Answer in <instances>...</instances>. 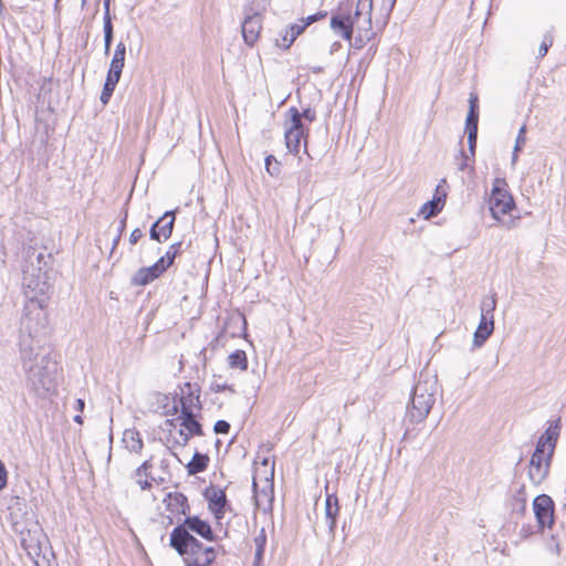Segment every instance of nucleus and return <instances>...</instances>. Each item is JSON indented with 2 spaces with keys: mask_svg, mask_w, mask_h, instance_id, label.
Listing matches in <instances>:
<instances>
[{
  "mask_svg": "<svg viewBox=\"0 0 566 566\" xmlns=\"http://www.w3.org/2000/svg\"><path fill=\"white\" fill-rule=\"evenodd\" d=\"M33 314L34 321L28 318L20 325L19 348L27 385L40 396L54 388L56 363L51 357L49 326L43 325V313L36 311Z\"/></svg>",
  "mask_w": 566,
  "mask_h": 566,
  "instance_id": "1",
  "label": "nucleus"
},
{
  "mask_svg": "<svg viewBox=\"0 0 566 566\" xmlns=\"http://www.w3.org/2000/svg\"><path fill=\"white\" fill-rule=\"evenodd\" d=\"M24 295L27 302L23 307V314L21 317L20 325H24L25 319L34 321L33 312L41 311L44 316V326H49V318L46 312V305L51 285L46 270L42 266L23 269V282Z\"/></svg>",
  "mask_w": 566,
  "mask_h": 566,
  "instance_id": "2",
  "label": "nucleus"
},
{
  "mask_svg": "<svg viewBox=\"0 0 566 566\" xmlns=\"http://www.w3.org/2000/svg\"><path fill=\"white\" fill-rule=\"evenodd\" d=\"M560 418L549 422L548 428L539 437L528 469V478L535 485L541 484L548 475L552 458L559 437Z\"/></svg>",
  "mask_w": 566,
  "mask_h": 566,
  "instance_id": "3",
  "label": "nucleus"
},
{
  "mask_svg": "<svg viewBox=\"0 0 566 566\" xmlns=\"http://www.w3.org/2000/svg\"><path fill=\"white\" fill-rule=\"evenodd\" d=\"M196 533L207 541H214L213 531L210 524L198 516H187L182 524L177 525L170 533L169 545L177 553L185 552L184 548L199 547V541L190 534Z\"/></svg>",
  "mask_w": 566,
  "mask_h": 566,
  "instance_id": "4",
  "label": "nucleus"
},
{
  "mask_svg": "<svg viewBox=\"0 0 566 566\" xmlns=\"http://www.w3.org/2000/svg\"><path fill=\"white\" fill-rule=\"evenodd\" d=\"M438 380L436 376L421 375L415 385L407 415L412 422L423 421L436 402Z\"/></svg>",
  "mask_w": 566,
  "mask_h": 566,
  "instance_id": "5",
  "label": "nucleus"
},
{
  "mask_svg": "<svg viewBox=\"0 0 566 566\" xmlns=\"http://www.w3.org/2000/svg\"><path fill=\"white\" fill-rule=\"evenodd\" d=\"M371 10L373 0H358L355 12L345 13V17H349L353 21V32L357 31L354 40L356 49H361L374 35L371 32Z\"/></svg>",
  "mask_w": 566,
  "mask_h": 566,
  "instance_id": "6",
  "label": "nucleus"
},
{
  "mask_svg": "<svg viewBox=\"0 0 566 566\" xmlns=\"http://www.w3.org/2000/svg\"><path fill=\"white\" fill-rule=\"evenodd\" d=\"M291 115L290 120L285 124V145L290 153L297 155L300 153L301 143L304 142V147L307 145V134L303 123L300 120V112L296 107L289 109Z\"/></svg>",
  "mask_w": 566,
  "mask_h": 566,
  "instance_id": "7",
  "label": "nucleus"
},
{
  "mask_svg": "<svg viewBox=\"0 0 566 566\" xmlns=\"http://www.w3.org/2000/svg\"><path fill=\"white\" fill-rule=\"evenodd\" d=\"M505 182L496 179L490 196V211L492 217L500 221L502 216L507 214L514 207L512 196L504 189Z\"/></svg>",
  "mask_w": 566,
  "mask_h": 566,
  "instance_id": "8",
  "label": "nucleus"
},
{
  "mask_svg": "<svg viewBox=\"0 0 566 566\" xmlns=\"http://www.w3.org/2000/svg\"><path fill=\"white\" fill-rule=\"evenodd\" d=\"M253 497L258 507L271 506L273 501V469L261 475V468H258L253 475Z\"/></svg>",
  "mask_w": 566,
  "mask_h": 566,
  "instance_id": "9",
  "label": "nucleus"
},
{
  "mask_svg": "<svg viewBox=\"0 0 566 566\" xmlns=\"http://www.w3.org/2000/svg\"><path fill=\"white\" fill-rule=\"evenodd\" d=\"M533 510L541 527H551L554 523V502L547 494L537 495L533 501Z\"/></svg>",
  "mask_w": 566,
  "mask_h": 566,
  "instance_id": "10",
  "label": "nucleus"
},
{
  "mask_svg": "<svg viewBox=\"0 0 566 566\" xmlns=\"http://www.w3.org/2000/svg\"><path fill=\"white\" fill-rule=\"evenodd\" d=\"M242 36L248 45H253L260 35L262 30V18L259 11H254L252 8L245 12L244 21L241 25Z\"/></svg>",
  "mask_w": 566,
  "mask_h": 566,
  "instance_id": "11",
  "label": "nucleus"
},
{
  "mask_svg": "<svg viewBox=\"0 0 566 566\" xmlns=\"http://www.w3.org/2000/svg\"><path fill=\"white\" fill-rule=\"evenodd\" d=\"M184 549L185 552L178 554L185 557L186 562H191L193 566H210L217 556L213 547H206L201 542L198 548L190 549V547H187Z\"/></svg>",
  "mask_w": 566,
  "mask_h": 566,
  "instance_id": "12",
  "label": "nucleus"
},
{
  "mask_svg": "<svg viewBox=\"0 0 566 566\" xmlns=\"http://www.w3.org/2000/svg\"><path fill=\"white\" fill-rule=\"evenodd\" d=\"M175 212L166 211L150 228L149 235L151 240L161 242L171 237L175 226Z\"/></svg>",
  "mask_w": 566,
  "mask_h": 566,
  "instance_id": "13",
  "label": "nucleus"
},
{
  "mask_svg": "<svg viewBox=\"0 0 566 566\" xmlns=\"http://www.w3.org/2000/svg\"><path fill=\"white\" fill-rule=\"evenodd\" d=\"M180 409L182 415L201 410L199 388L189 382L185 384L181 388Z\"/></svg>",
  "mask_w": 566,
  "mask_h": 566,
  "instance_id": "14",
  "label": "nucleus"
},
{
  "mask_svg": "<svg viewBox=\"0 0 566 566\" xmlns=\"http://www.w3.org/2000/svg\"><path fill=\"white\" fill-rule=\"evenodd\" d=\"M164 272L163 260H158L151 266L140 268L132 277V284L136 286H145L159 277Z\"/></svg>",
  "mask_w": 566,
  "mask_h": 566,
  "instance_id": "15",
  "label": "nucleus"
},
{
  "mask_svg": "<svg viewBox=\"0 0 566 566\" xmlns=\"http://www.w3.org/2000/svg\"><path fill=\"white\" fill-rule=\"evenodd\" d=\"M206 499L208 501V509L217 520H221L224 515L228 500L224 491L220 489H209L206 491Z\"/></svg>",
  "mask_w": 566,
  "mask_h": 566,
  "instance_id": "16",
  "label": "nucleus"
},
{
  "mask_svg": "<svg viewBox=\"0 0 566 566\" xmlns=\"http://www.w3.org/2000/svg\"><path fill=\"white\" fill-rule=\"evenodd\" d=\"M167 511L174 515H187L190 513V505L187 496L181 492H169L164 499Z\"/></svg>",
  "mask_w": 566,
  "mask_h": 566,
  "instance_id": "17",
  "label": "nucleus"
},
{
  "mask_svg": "<svg viewBox=\"0 0 566 566\" xmlns=\"http://www.w3.org/2000/svg\"><path fill=\"white\" fill-rule=\"evenodd\" d=\"M42 532L39 527L21 532L20 542L28 555H39L41 553Z\"/></svg>",
  "mask_w": 566,
  "mask_h": 566,
  "instance_id": "18",
  "label": "nucleus"
},
{
  "mask_svg": "<svg viewBox=\"0 0 566 566\" xmlns=\"http://www.w3.org/2000/svg\"><path fill=\"white\" fill-rule=\"evenodd\" d=\"M331 29L344 40L352 41L353 21L345 13H337L331 18Z\"/></svg>",
  "mask_w": 566,
  "mask_h": 566,
  "instance_id": "19",
  "label": "nucleus"
},
{
  "mask_svg": "<svg viewBox=\"0 0 566 566\" xmlns=\"http://www.w3.org/2000/svg\"><path fill=\"white\" fill-rule=\"evenodd\" d=\"M177 420H181L180 424L181 427L186 428L188 433L184 432V430L179 431L180 437L182 438V446H186L190 439V436H201L202 434V428L201 424L196 420V413L195 412H188L185 415H180V417Z\"/></svg>",
  "mask_w": 566,
  "mask_h": 566,
  "instance_id": "20",
  "label": "nucleus"
},
{
  "mask_svg": "<svg viewBox=\"0 0 566 566\" xmlns=\"http://www.w3.org/2000/svg\"><path fill=\"white\" fill-rule=\"evenodd\" d=\"M494 331V318L481 317L476 331L473 335V347H481Z\"/></svg>",
  "mask_w": 566,
  "mask_h": 566,
  "instance_id": "21",
  "label": "nucleus"
},
{
  "mask_svg": "<svg viewBox=\"0 0 566 566\" xmlns=\"http://www.w3.org/2000/svg\"><path fill=\"white\" fill-rule=\"evenodd\" d=\"M339 512L338 499L334 494H327L325 500V520L329 533H334L336 527V520Z\"/></svg>",
  "mask_w": 566,
  "mask_h": 566,
  "instance_id": "22",
  "label": "nucleus"
},
{
  "mask_svg": "<svg viewBox=\"0 0 566 566\" xmlns=\"http://www.w3.org/2000/svg\"><path fill=\"white\" fill-rule=\"evenodd\" d=\"M123 443L129 452L140 453L144 447L140 433L135 429H127L123 433Z\"/></svg>",
  "mask_w": 566,
  "mask_h": 566,
  "instance_id": "23",
  "label": "nucleus"
},
{
  "mask_svg": "<svg viewBox=\"0 0 566 566\" xmlns=\"http://www.w3.org/2000/svg\"><path fill=\"white\" fill-rule=\"evenodd\" d=\"M45 259H46V256L43 252H39L38 250L30 248L27 251L23 269L28 270L30 266L31 268L42 266V269L45 270V266H46Z\"/></svg>",
  "mask_w": 566,
  "mask_h": 566,
  "instance_id": "24",
  "label": "nucleus"
},
{
  "mask_svg": "<svg viewBox=\"0 0 566 566\" xmlns=\"http://www.w3.org/2000/svg\"><path fill=\"white\" fill-rule=\"evenodd\" d=\"M209 463V457L207 454L196 452L191 461L187 464V471L189 475H195L203 472Z\"/></svg>",
  "mask_w": 566,
  "mask_h": 566,
  "instance_id": "25",
  "label": "nucleus"
},
{
  "mask_svg": "<svg viewBox=\"0 0 566 566\" xmlns=\"http://www.w3.org/2000/svg\"><path fill=\"white\" fill-rule=\"evenodd\" d=\"M253 542L255 546L253 566H261L266 545V534L264 528H261L259 534L254 537Z\"/></svg>",
  "mask_w": 566,
  "mask_h": 566,
  "instance_id": "26",
  "label": "nucleus"
},
{
  "mask_svg": "<svg viewBox=\"0 0 566 566\" xmlns=\"http://www.w3.org/2000/svg\"><path fill=\"white\" fill-rule=\"evenodd\" d=\"M228 364L232 369L244 371L248 369V358L244 350L237 349L228 356Z\"/></svg>",
  "mask_w": 566,
  "mask_h": 566,
  "instance_id": "27",
  "label": "nucleus"
},
{
  "mask_svg": "<svg viewBox=\"0 0 566 566\" xmlns=\"http://www.w3.org/2000/svg\"><path fill=\"white\" fill-rule=\"evenodd\" d=\"M103 31H104V53L107 55L111 51L112 42L114 39V28L111 14H106L103 18Z\"/></svg>",
  "mask_w": 566,
  "mask_h": 566,
  "instance_id": "28",
  "label": "nucleus"
},
{
  "mask_svg": "<svg viewBox=\"0 0 566 566\" xmlns=\"http://www.w3.org/2000/svg\"><path fill=\"white\" fill-rule=\"evenodd\" d=\"M447 181L442 179L440 184L436 188V197L432 201H430V212L427 213V217L433 216L441 210L440 202L442 199L447 197V191L444 189Z\"/></svg>",
  "mask_w": 566,
  "mask_h": 566,
  "instance_id": "29",
  "label": "nucleus"
},
{
  "mask_svg": "<svg viewBox=\"0 0 566 566\" xmlns=\"http://www.w3.org/2000/svg\"><path fill=\"white\" fill-rule=\"evenodd\" d=\"M304 31V25L301 23L292 24L282 38V45L289 49L296 38Z\"/></svg>",
  "mask_w": 566,
  "mask_h": 566,
  "instance_id": "30",
  "label": "nucleus"
},
{
  "mask_svg": "<svg viewBox=\"0 0 566 566\" xmlns=\"http://www.w3.org/2000/svg\"><path fill=\"white\" fill-rule=\"evenodd\" d=\"M182 248V242L172 243L165 255H163L159 260H163L164 270L166 271L175 261L176 256L180 254Z\"/></svg>",
  "mask_w": 566,
  "mask_h": 566,
  "instance_id": "31",
  "label": "nucleus"
},
{
  "mask_svg": "<svg viewBox=\"0 0 566 566\" xmlns=\"http://www.w3.org/2000/svg\"><path fill=\"white\" fill-rule=\"evenodd\" d=\"M496 307V297L495 294H492L490 296H484L481 301V317L485 318H494L493 312Z\"/></svg>",
  "mask_w": 566,
  "mask_h": 566,
  "instance_id": "32",
  "label": "nucleus"
},
{
  "mask_svg": "<svg viewBox=\"0 0 566 566\" xmlns=\"http://www.w3.org/2000/svg\"><path fill=\"white\" fill-rule=\"evenodd\" d=\"M117 83H118V81L106 77V81L104 83V87H103V91H102L101 97H99L101 102L104 105H106L109 102L111 96H112Z\"/></svg>",
  "mask_w": 566,
  "mask_h": 566,
  "instance_id": "33",
  "label": "nucleus"
},
{
  "mask_svg": "<svg viewBox=\"0 0 566 566\" xmlns=\"http://www.w3.org/2000/svg\"><path fill=\"white\" fill-rule=\"evenodd\" d=\"M124 65V61L112 60L107 77L119 82Z\"/></svg>",
  "mask_w": 566,
  "mask_h": 566,
  "instance_id": "34",
  "label": "nucleus"
},
{
  "mask_svg": "<svg viewBox=\"0 0 566 566\" xmlns=\"http://www.w3.org/2000/svg\"><path fill=\"white\" fill-rule=\"evenodd\" d=\"M478 120L479 113L478 111H469L465 122V130L467 132H478Z\"/></svg>",
  "mask_w": 566,
  "mask_h": 566,
  "instance_id": "35",
  "label": "nucleus"
},
{
  "mask_svg": "<svg viewBox=\"0 0 566 566\" xmlns=\"http://www.w3.org/2000/svg\"><path fill=\"white\" fill-rule=\"evenodd\" d=\"M552 45H553V36L551 33H546L544 35V39H543L539 48H538V56L544 57L547 54V52Z\"/></svg>",
  "mask_w": 566,
  "mask_h": 566,
  "instance_id": "36",
  "label": "nucleus"
},
{
  "mask_svg": "<svg viewBox=\"0 0 566 566\" xmlns=\"http://www.w3.org/2000/svg\"><path fill=\"white\" fill-rule=\"evenodd\" d=\"M525 135H526V126L523 125L520 128L516 140H515V145H514L515 153H520L522 150V147L524 146V144L526 142Z\"/></svg>",
  "mask_w": 566,
  "mask_h": 566,
  "instance_id": "37",
  "label": "nucleus"
},
{
  "mask_svg": "<svg viewBox=\"0 0 566 566\" xmlns=\"http://www.w3.org/2000/svg\"><path fill=\"white\" fill-rule=\"evenodd\" d=\"M326 15H327V12H317L315 14L308 15L306 19L301 20V25H304V30H305L306 27L325 18Z\"/></svg>",
  "mask_w": 566,
  "mask_h": 566,
  "instance_id": "38",
  "label": "nucleus"
},
{
  "mask_svg": "<svg viewBox=\"0 0 566 566\" xmlns=\"http://www.w3.org/2000/svg\"><path fill=\"white\" fill-rule=\"evenodd\" d=\"M125 56H126V45H125L124 42H119V43L116 44V48H115V51H114L112 60H117V61H124L125 62Z\"/></svg>",
  "mask_w": 566,
  "mask_h": 566,
  "instance_id": "39",
  "label": "nucleus"
},
{
  "mask_svg": "<svg viewBox=\"0 0 566 566\" xmlns=\"http://www.w3.org/2000/svg\"><path fill=\"white\" fill-rule=\"evenodd\" d=\"M230 430V423L226 420H218L213 426V431L216 433H222L226 434Z\"/></svg>",
  "mask_w": 566,
  "mask_h": 566,
  "instance_id": "40",
  "label": "nucleus"
},
{
  "mask_svg": "<svg viewBox=\"0 0 566 566\" xmlns=\"http://www.w3.org/2000/svg\"><path fill=\"white\" fill-rule=\"evenodd\" d=\"M153 468L151 460L144 461L135 471V474L137 476H140L143 474L148 475V470Z\"/></svg>",
  "mask_w": 566,
  "mask_h": 566,
  "instance_id": "41",
  "label": "nucleus"
},
{
  "mask_svg": "<svg viewBox=\"0 0 566 566\" xmlns=\"http://www.w3.org/2000/svg\"><path fill=\"white\" fill-rule=\"evenodd\" d=\"M467 133H468L469 150L471 151L472 155H474L478 132H467Z\"/></svg>",
  "mask_w": 566,
  "mask_h": 566,
  "instance_id": "42",
  "label": "nucleus"
},
{
  "mask_svg": "<svg viewBox=\"0 0 566 566\" xmlns=\"http://www.w3.org/2000/svg\"><path fill=\"white\" fill-rule=\"evenodd\" d=\"M8 480V472L3 464V462L0 460V491L3 490L7 485Z\"/></svg>",
  "mask_w": 566,
  "mask_h": 566,
  "instance_id": "43",
  "label": "nucleus"
},
{
  "mask_svg": "<svg viewBox=\"0 0 566 566\" xmlns=\"http://www.w3.org/2000/svg\"><path fill=\"white\" fill-rule=\"evenodd\" d=\"M302 118H305L306 120L312 123L316 119V112L311 108H306L302 113L300 112V120L301 122H302Z\"/></svg>",
  "mask_w": 566,
  "mask_h": 566,
  "instance_id": "44",
  "label": "nucleus"
},
{
  "mask_svg": "<svg viewBox=\"0 0 566 566\" xmlns=\"http://www.w3.org/2000/svg\"><path fill=\"white\" fill-rule=\"evenodd\" d=\"M273 161L275 165L277 164V161L275 160V158L272 155H270L265 158V168L272 176L276 175L279 172V169H276V170L271 169V167H273V164H272Z\"/></svg>",
  "mask_w": 566,
  "mask_h": 566,
  "instance_id": "45",
  "label": "nucleus"
},
{
  "mask_svg": "<svg viewBox=\"0 0 566 566\" xmlns=\"http://www.w3.org/2000/svg\"><path fill=\"white\" fill-rule=\"evenodd\" d=\"M143 237V232L139 228L134 229L129 235L130 244H136Z\"/></svg>",
  "mask_w": 566,
  "mask_h": 566,
  "instance_id": "46",
  "label": "nucleus"
},
{
  "mask_svg": "<svg viewBox=\"0 0 566 566\" xmlns=\"http://www.w3.org/2000/svg\"><path fill=\"white\" fill-rule=\"evenodd\" d=\"M211 388L216 392H221V391H224L226 389H228L229 386L226 382H219V381L214 380L211 385Z\"/></svg>",
  "mask_w": 566,
  "mask_h": 566,
  "instance_id": "47",
  "label": "nucleus"
},
{
  "mask_svg": "<svg viewBox=\"0 0 566 566\" xmlns=\"http://www.w3.org/2000/svg\"><path fill=\"white\" fill-rule=\"evenodd\" d=\"M261 467L264 469L263 472H261V475H263L265 472H268V476H270V472L273 469L274 470V463L270 464V461L268 459H264L261 462Z\"/></svg>",
  "mask_w": 566,
  "mask_h": 566,
  "instance_id": "48",
  "label": "nucleus"
},
{
  "mask_svg": "<svg viewBox=\"0 0 566 566\" xmlns=\"http://www.w3.org/2000/svg\"><path fill=\"white\" fill-rule=\"evenodd\" d=\"M516 501H520L522 503V507L525 506L526 499H525V486L524 485H522L517 490Z\"/></svg>",
  "mask_w": 566,
  "mask_h": 566,
  "instance_id": "49",
  "label": "nucleus"
},
{
  "mask_svg": "<svg viewBox=\"0 0 566 566\" xmlns=\"http://www.w3.org/2000/svg\"><path fill=\"white\" fill-rule=\"evenodd\" d=\"M470 109L469 111H478V96L474 94L470 95L469 98Z\"/></svg>",
  "mask_w": 566,
  "mask_h": 566,
  "instance_id": "50",
  "label": "nucleus"
},
{
  "mask_svg": "<svg viewBox=\"0 0 566 566\" xmlns=\"http://www.w3.org/2000/svg\"><path fill=\"white\" fill-rule=\"evenodd\" d=\"M461 156H462V159H461V163L459 164V170H465L467 168H469V158L463 154V151H461Z\"/></svg>",
  "mask_w": 566,
  "mask_h": 566,
  "instance_id": "51",
  "label": "nucleus"
},
{
  "mask_svg": "<svg viewBox=\"0 0 566 566\" xmlns=\"http://www.w3.org/2000/svg\"><path fill=\"white\" fill-rule=\"evenodd\" d=\"M84 407H85V401L81 398L76 399L74 409L82 412L84 410Z\"/></svg>",
  "mask_w": 566,
  "mask_h": 566,
  "instance_id": "52",
  "label": "nucleus"
},
{
  "mask_svg": "<svg viewBox=\"0 0 566 566\" xmlns=\"http://www.w3.org/2000/svg\"><path fill=\"white\" fill-rule=\"evenodd\" d=\"M137 483L142 490H149L151 488V483L148 480H138Z\"/></svg>",
  "mask_w": 566,
  "mask_h": 566,
  "instance_id": "53",
  "label": "nucleus"
},
{
  "mask_svg": "<svg viewBox=\"0 0 566 566\" xmlns=\"http://www.w3.org/2000/svg\"><path fill=\"white\" fill-rule=\"evenodd\" d=\"M109 7L111 0H103L104 15L111 14Z\"/></svg>",
  "mask_w": 566,
  "mask_h": 566,
  "instance_id": "54",
  "label": "nucleus"
},
{
  "mask_svg": "<svg viewBox=\"0 0 566 566\" xmlns=\"http://www.w3.org/2000/svg\"><path fill=\"white\" fill-rule=\"evenodd\" d=\"M517 158H518V153H515V149H513L512 159H511L512 166H515Z\"/></svg>",
  "mask_w": 566,
  "mask_h": 566,
  "instance_id": "55",
  "label": "nucleus"
},
{
  "mask_svg": "<svg viewBox=\"0 0 566 566\" xmlns=\"http://www.w3.org/2000/svg\"><path fill=\"white\" fill-rule=\"evenodd\" d=\"M396 1L397 0H388V8H387L388 13L394 9Z\"/></svg>",
  "mask_w": 566,
  "mask_h": 566,
  "instance_id": "56",
  "label": "nucleus"
},
{
  "mask_svg": "<svg viewBox=\"0 0 566 566\" xmlns=\"http://www.w3.org/2000/svg\"><path fill=\"white\" fill-rule=\"evenodd\" d=\"M339 48H340V43L339 42H334L332 44V48H331V53L337 51Z\"/></svg>",
  "mask_w": 566,
  "mask_h": 566,
  "instance_id": "57",
  "label": "nucleus"
},
{
  "mask_svg": "<svg viewBox=\"0 0 566 566\" xmlns=\"http://www.w3.org/2000/svg\"><path fill=\"white\" fill-rule=\"evenodd\" d=\"M73 420L78 423V424H82L83 423V418L80 416V415H76Z\"/></svg>",
  "mask_w": 566,
  "mask_h": 566,
  "instance_id": "58",
  "label": "nucleus"
},
{
  "mask_svg": "<svg viewBox=\"0 0 566 566\" xmlns=\"http://www.w3.org/2000/svg\"><path fill=\"white\" fill-rule=\"evenodd\" d=\"M313 73H321L323 69L321 66H315L312 69Z\"/></svg>",
  "mask_w": 566,
  "mask_h": 566,
  "instance_id": "59",
  "label": "nucleus"
},
{
  "mask_svg": "<svg viewBox=\"0 0 566 566\" xmlns=\"http://www.w3.org/2000/svg\"><path fill=\"white\" fill-rule=\"evenodd\" d=\"M269 0H263V6L261 7V9L263 10L264 7H265V3L268 2Z\"/></svg>",
  "mask_w": 566,
  "mask_h": 566,
  "instance_id": "60",
  "label": "nucleus"
},
{
  "mask_svg": "<svg viewBox=\"0 0 566 566\" xmlns=\"http://www.w3.org/2000/svg\"><path fill=\"white\" fill-rule=\"evenodd\" d=\"M86 1L87 0H82V7H84L86 4Z\"/></svg>",
  "mask_w": 566,
  "mask_h": 566,
  "instance_id": "61",
  "label": "nucleus"
},
{
  "mask_svg": "<svg viewBox=\"0 0 566 566\" xmlns=\"http://www.w3.org/2000/svg\"><path fill=\"white\" fill-rule=\"evenodd\" d=\"M59 2H60V0H55V7H57Z\"/></svg>",
  "mask_w": 566,
  "mask_h": 566,
  "instance_id": "62",
  "label": "nucleus"
},
{
  "mask_svg": "<svg viewBox=\"0 0 566 566\" xmlns=\"http://www.w3.org/2000/svg\"><path fill=\"white\" fill-rule=\"evenodd\" d=\"M428 205H429V203H424V206H423V210H424V209H427Z\"/></svg>",
  "mask_w": 566,
  "mask_h": 566,
  "instance_id": "63",
  "label": "nucleus"
},
{
  "mask_svg": "<svg viewBox=\"0 0 566 566\" xmlns=\"http://www.w3.org/2000/svg\"><path fill=\"white\" fill-rule=\"evenodd\" d=\"M428 205H429V203H424V206H423V210H424V209H427Z\"/></svg>",
  "mask_w": 566,
  "mask_h": 566,
  "instance_id": "64",
  "label": "nucleus"
}]
</instances>
